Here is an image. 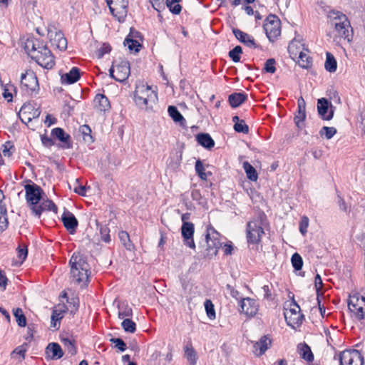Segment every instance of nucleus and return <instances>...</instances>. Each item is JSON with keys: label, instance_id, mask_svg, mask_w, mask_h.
I'll list each match as a JSON object with an SVG mask.
<instances>
[{"label": "nucleus", "instance_id": "obj_57", "mask_svg": "<svg viewBox=\"0 0 365 365\" xmlns=\"http://www.w3.org/2000/svg\"><path fill=\"white\" fill-rule=\"evenodd\" d=\"M134 100L136 105L141 108H148L150 107V100H147L146 98H139V96H134Z\"/></svg>", "mask_w": 365, "mask_h": 365}, {"label": "nucleus", "instance_id": "obj_1", "mask_svg": "<svg viewBox=\"0 0 365 365\" xmlns=\"http://www.w3.org/2000/svg\"><path fill=\"white\" fill-rule=\"evenodd\" d=\"M69 265L72 281L81 286L87 285L91 271L86 257L79 252H74L69 260Z\"/></svg>", "mask_w": 365, "mask_h": 365}, {"label": "nucleus", "instance_id": "obj_35", "mask_svg": "<svg viewBox=\"0 0 365 365\" xmlns=\"http://www.w3.org/2000/svg\"><path fill=\"white\" fill-rule=\"evenodd\" d=\"M61 342L63 343L65 349L71 356H74L77 353L76 346V341L72 337H62Z\"/></svg>", "mask_w": 365, "mask_h": 365}, {"label": "nucleus", "instance_id": "obj_12", "mask_svg": "<svg viewBox=\"0 0 365 365\" xmlns=\"http://www.w3.org/2000/svg\"><path fill=\"white\" fill-rule=\"evenodd\" d=\"M331 26L334 28L336 36L342 38L348 42L352 41L354 31L349 21H347L346 24L345 22L336 23Z\"/></svg>", "mask_w": 365, "mask_h": 365}, {"label": "nucleus", "instance_id": "obj_4", "mask_svg": "<svg viewBox=\"0 0 365 365\" xmlns=\"http://www.w3.org/2000/svg\"><path fill=\"white\" fill-rule=\"evenodd\" d=\"M40 50L38 52L31 55V58L34 59L41 67L51 69L55 65L54 56L51 51L46 46H41L38 47Z\"/></svg>", "mask_w": 365, "mask_h": 365}, {"label": "nucleus", "instance_id": "obj_5", "mask_svg": "<svg viewBox=\"0 0 365 365\" xmlns=\"http://www.w3.org/2000/svg\"><path fill=\"white\" fill-rule=\"evenodd\" d=\"M115 63L116 61H114L112 67L109 70L110 76L116 81L123 82L128 79L130 73L129 62L123 60L118 63Z\"/></svg>", "mask_w": 365, "mask_h": 365}, {"label": "nucleus", "instance_id": "obj_58", "mask_svg": "<svg viewBox=\"0 0 365 365\" xmlns=\"http://www.w3.org/2000/svg\"><path fill=\"white\" fill-rule=\"evenodd\" d=\"M110 341L115 344V347L120 351H124L127 349V345L124 341L120 338H111Z\"/></svg>", "mask_w": 365, "mask_h": 365}, {"label": "nucleus", "instance_id": "obj_61", "mask_svg": "<svg viewBox=\"0 0 365 365\" xmlns=\"http://www.w3.org/2000/svg\"><path fill=\"white\" fill-rule=\"evenodd\" d=\"M309 226V218L307 216H303L299 222V231L303 235L307 232V227Z\"/></svg>", "mask_w": 365, "mask_h": 365}, {"label": "nucleus", "instance_id": "obj_42", "mask_svg": "<svg viewBox=\"0 0 365 365\" xmlns=\"http://www.w3.org/2000/svg\"><path fill=\"white\" fill-rule=\"evenodd\" d=\"M97 227L99 228V232L102 241L106 243L110 242V229L107 225H103L98 222L96 220Z\"/></svg>", "mask_w": 365, "mask_h": 365}, {"label": "nucleus", "instance_id": "obj_55", "mask_svg": "<svg viewBox=\"0 0 365 365\" xmlns=\"http://www.w3.org/2000/svg\"><path fill=\"white\" fill-rule=\"evenodd\" d=\"M28 255V250L26 247H19L17 248V258H18V263L21 264L26 259Z\"/></svg>", "mask_w": 365, "mask_h": 365}, {"label": "nucleus", "instance_id": "obj_62", "mask_svg": "<svg viewBox=\"0 0 365 365\" xmlns=\"http://www.w3.org/2000/svg\"><path fill=\"white\" fill-rule=\"evenodd\" d=\"M191 197L193 200L198 201L200 204L203 203L204 198L199 190H193L191 193Z\"/></svg>", "mask_w": 365, "mask_h": 365}, {"label": "nucleus", "instance_id": "obj_18", "mask_svg": "<svg viewBox=\"0 0 365 365\" xmlns=\"http://www.w3.org/2000/svg\"><path fill=\"white\" fill-rule=\"evenodd\" d=\"M48 36L53 45H55L59 50L65 51L67 48V39L61 31H48Z\"/></svg>", "mask_w": 365, "mask_h": 365}, {"label": "nucleus", "instance_id": "obj_48", "mask_svg": "<svg viewBox=\"0 0 365 365\" xmlns=\"http://www.w3.org/2000/svg\"><path fill=\"white\" fill-rule=\"evenodd\" d=\"M181 0H167L166 5L169 8L170 12L173 14H179L181 11L182 7L179 4Z\"/></svg>", "mask_w": 365, "mask_h": 365}, {"label": "nucleus", "instance_id": "obj_47", "mask_svg": "<svg viewBox=\"0 0 365 365\" xmlns=\"http://www.w3.org/2000/svg\"><path fill=\"white\" fill-rule=\"evenodd\" d=\"M121 327L125 332L134 333L136 331V324L130 319H124Z\"/></svg>", "mask_w": 365, "mask_h": 365}, {"label": "nucleus", "instance_id": "obj_33", "mask_svg": "<svg viewBox=\"0 0 365 365\" xmlns=\"http://www.w3.org/2000/svg\"><path fill=\"white\" fill-rule=\"evenodd\" d=\"M247 100V95L244 93H234L229 96V103L232 108L240 106Z\"/></svg>", "mask_w": 365, "mask_h": 365}, {"label": "nucleus", "instance_id": "obj_53", "mask_svg": "<svg viewBox=\"0 0 365 365\" xmlns=\"http://www.w3.org/2000/svg\"><path fill=\"white\" fill-rule=\"evenodd\" d=\"M242 49L241 46H236L233 49L230 51L229 56L232 58L234 62H238L240 60V53H242Z\"/></svg>", "mask_w": 365, "mask_h": 365}, {"label": "nucleus", "instance_id": "obj_13", "mask_svg": "<svg viewBox=\"0 0 365 365\" xmlns=\"http://www.w3.org/2000/svg\"><path fill=\"white\" fill-rule=\"evenodd\" d=\"M21 86L28 92H34L38 90V81L33 71H26L21 74Z\"/></svg>", "mask_w": 365, "mask_h": 365}, {"label": "nucleus", "instance_id": "obj_41", "mask_svg": "<svg viewBox=\"0 0 365 365\" xmlns=\"http://www.w3.org/2000/svg\"><path fill=\"white\" fill-rule=\"evenodd\" d=\"M118 237L120 241L123 244V245L128 250H132L133 249V245L131 243L130 240V236L128 233L125 231H120L118 233Z\"/></svg>", "mask_w": 365, "mask_h": 365}, {"label": "nucleus", "instance_id": "obj_28", "mask_svg": "<svg viewBox=\"0 0 365 365\" xmlns=\"http://www.w3.org/2000/svg\"><path fill=\"white\" fill-rule=\"evenodd\" d=\"M81 76L80 69L73 67L70 71L61 76L62 83L72 84L76 83Z\"/></svg>", "mask_w": 365, "mask_h": 365}, {"label": "nucleus", "instance_id": "obj_17", "mask_svg": "<svg viewBox=\"0 0 365 365\" xmlns=\"http://www.w3.org/2000/svg\"><path fill=\"white\" fill-rule=\"evenodd\" d=\"M258 307L257 301L250 297L244 298L240 301V312L247 316H255L258 311Z\"/></svg>", "mask_w": 365, "mask_h": 365}, {"label": "nucleus", "instance_id": "obj_56", "mask_svg": "<svg viewBox=\"0 0 365 365\" xmlns=\"http://www.w3.org/2000/svg\"><path fill=\"white\" fill-rule=\"evenodd\" d=\"M234 129L237 133H242L244 134L249 133V127L244 120H241L240 123L235 124Z\"/></svg>", "mask_w": 365, "mask_h": 365}, {"label": "nucleus", "instance_id": "obj_19", "mask_svg": "<svg viewBox=\"0 0 365 365\" xmlns=\"http://www.w3.org/2000/svg\"><path fill=\"white\" fill-rule=\"evenodd\" d=\"M134 96H139V98H146L147 100H150V107H152V104L155 103L158 101L157 93L151 90L150 87L148 86L137 87Z\"/></svg>", "mask_w": 365, "mask_h": 365}, {"label": "nucleus", "instance_id": "obj_29", "mask_svg": "<svg viewBox=\"0 0 365 365\" xmlns=\"http://www.w3.org/2000/svg\"><path fill=\"white\" fill-rule=\"evenodd\" d=\"M110 12L114 14V11L118 10L127 12L128 0H106Z\"/></svg>", "mask_w": 365, "mask_h": 365}, {"label": "nucleus", "instance_id": "obj_46", "mask_svg": "<svg viewBox=\"0 0 365 365\" xmlns=\"http://www.w3.org/2000/svg\"><path fill=\"white\" fill-rule=\"evenodd\" d=\"M195 168L197 175L202 180H206L207 178V175H211L210 172H209L208 173H206L205 172L204 165L200 160H197L196 161Z\"/></svg>", "mask_w": 365, "mask_h": 365}, {"label": "nucleus", "instance_id": "obj_8", "mask_svg": "<svg viewBox=\"0 0 365 365\" xmlns=\"http://www.w3.org/2000/svg\"><path fill=\"white\" fill-rule=\"evenodd\" d=\"M26 199L31 210L39 203L43 192L40 186L35 183L27 184L24 187Z\"/></svg>", "mask_w": 365, "mask_h": 365}, {"label": "nucleus", "instance_id": "obj_63", "mask_svg": "<svg viewBox=\"0 0 365 365\" xmlns=\"http://www.w3.org/2000/svg\"><path fill=\"white\" fill-rule=\"evenodd\" d=\"M41 140L42 142V144L46 147H51L53 145V141L52 138L48 135H42L41 136Z\"/></svg>", "mask_w": 365, "mask_h": 365}, {"label": "nucleus", "instance_id": "obj_3", "mask_svg": "<svg viewBox=\"0 0 365 365\" xmlns=\"http://www.w3.org/2000/svg\"><path fill=\"white\" fill-rule=\"evenodd\" d=\"M349 309L355 317L361 320L365 318V297L358 293L349 296L348 300Z\"/></svg>", "mask_w": 365, "mask_h": 365}, {"label": "nucleus", "instance_id": "obj_14", "mask_svg": "<svg viewBox=\"0 0 365 365\" xmlns=\"http://www.w3.org/2000/svg\"><path fill=\"white\" fill-rule=\"evenodd\" d=\"M317 110L319 115L324 120H330L333 118L335 107L327 99L322 98L317 101Z\"/></svg>", "mask_w": 365, "mask_h": 365}, {"label": "nucleus", "instance_id": "obj_11", "mask_svg": "<svg viewBox=\"0 0 365 365\" xmlns=\"http://www.w3.org/2000/svg\"><path fill=\"white\" fill-rule=\"evenodd\" d=\"M41 114L38 108H35L34 106L30 103H24L18 113L21 121L25 124L31 122L32 119L37 118Z\"/></svg>", "mask_w": 365, "mask_h": 365}, {"label": "nucleus", "instance_id": "obj_34", "mask_svg": "<svg viewBox=\"0 0 365 365\" xmlns=\"http://www.w3.org/2000/svg\"><path fill=\"white\" fill-rule=\"evenodd\" d=\"M168 111L170 116L175 122L179 123L182 126L185 125L186 120L175 106H170L168 108Z\"/></svg>", "mask_w": 365, "mask_h": 365}, {"label": "nucleus", "instance_id": "obj_38", "mask_svg": "<svg viewBox=\"0 0 365 365\" xmlns=\"http://www.w3.org/2000/svg\"><path fill=\"white\" fill-rule=\"evenodd\" d=\"M8 225L6 208L0 204V232H4L8 227Z\"/></svg>", "mask_w": 365, "mask_h": 365}, {"label": "nucleus", "instance_id": "obj_39", "mask_svg": "<svg viewBox=\"0 0 365 365\" xmlns=\"http://www.w3.org/2000/svg\"><path fill=\"white\" fill-rule=\"evenodd\" d=\"M243 168L247 174V177L252 181H256L258 178V175L255 168L250 165L248 162L243 163Z\"/></svg>", "mask_w": 365, "mask_h": 365}, {"label": "nucleus", "instance_id": "obj_60", "mask_svg": "<svg viewBox=\"0 0 365 365\" xmlns=\"http://www.w3.org/2000/svg\"><path fill=\"white\" fill-rule=\"evenodd\" d=\"M275 60L274 58H269L264 63V69L267 73H274L276 71Z\"/></svg>", "mask_w": 365, "mask_h": 365}, {"label": "nucleus", "instance_id": "obj_9", "mask_svg": "<svg viewBox=\"0 0 365 365\" xmlns=\"http://www.w3.org/2000/svg\"><path fill=\"white\" fill-rule=\"evenodd\" d=\"M220 234L212 227L207 228L205 235V241L207 243V250L213 251V255L217 254L218 250L221 247L222 244L219 240Z\"/></svg>", "mask_w": 365, "mask_h": 365}, {"label": "nucleus", "instance_id": "obj_50", "mask_svg": "<svg viewBox=\"0 0 365 365\" xmlns=\"http://www.w3.org/2000/svg\"><path fill=\"white\" fill-rule=\"evenodd\" d=\"M291 262L293 267L299 271L301 270L303 266V259L299 254L294 253L291 258Z\"/></svg>", "mask_w": 365, "mask_h": 365}, {"label": "nucleus", "instance_id": "obj_32", "mask_svg": "<svg viewBox=\"0 0 365 365\" xmlns=\"http://www.w3.org/2000/svg\"><path fill=\"white\" fill-rule=\"evenodd\" d=\"M300 356L306 361L311 362L314 360V355L310 347L306 343H301L297 346Z\"/></svg>", "mask_w": 365, "mask_h": 365}, {"label": "nucleus", "instance_id": "obj_40", "mask_svg": "<svg viewBox=\"0 0 365 365\" xmlns=\"http://www.w3.org/2000/svg\"><path fill=\"white\" fill-rule=\"evenodd\" d=\"M306 118V112H305V108H302L300 109V108H298V110L297 112V113L295 114V116H294V123L296 124V125L297 126V128H299V129H302L304 124V121Z\"/></svg>", "mask_w": 365, "mask_h": 365}, {"label": "nucleus", "instance_id": "obj_37", "mask_svg": "<svg viewBox=\"0 0 365 365\" xmlns=\"http://www.w3.org/2000/svg\"><path fill=\"white\" fill-rule=\"evenodd\" d=\"M325 69L329 72H335L337 68V63L334 56L329 53H326V61L324 64Z\"/></svg>", "mask_w": 365, "mask_h": 365}, {"label": "nucleus", "instance_id": "obj_49", "mask_svg": "<svg viewBox=\"0 0 365 365\" xmlns=\"http://www.w3.org/2000/svg\"><path fill=\"white\" fill-rule=\"evenodd\" d=\"M336 133V129L334 127L324 126L319 131V135L327 140L331 139Z\"/></svg>", "mask_w": 365, "mask_h": 365}, {"label": "nucleus", "instance_id": "obj_23", "mask_svg": "<svg viewBox=\"0 0 365 365\" xmlns=\"http://www.w3.org/2000/svg\"><path fill=\"white\" fill-rule=\"evenodd\" d=\"M53 136L56 137L58 140L63 143L62 148L63 149H68L72 148V142L71 141V136L66 134L63 129L61 128H53L51 131Z\"/></svg>", "mask_w": 365, "mask_h": 365}, {"label": "nucleus", "instance_id": "obj_15", "mask_svg": "<svg viewBox=\"0 0 365 365\" xmlns=\"http://www.w3.org/2000/svg\"><path fill=\"white\" fill-rule=\"evenodd\" d=\"M297 48V42L292 41L288 47L289 52L292 55H294V56H297V54H299L298 63L302 68H311L312 66V58L309 56H308L306 53L303 52L302 51H301L298 53V51H296Z\"/></svg>", "mask_w": 365, "mask_h": 365}, {"label": "nucleus", "instance_id": "obj_64", "mask_svg": "<svg viewBox=\"0 0 365 365\" xmlns=\"http://www.w3.org/2000/svg\"><path fill=\"white\" fill-rule=\"evenodd\" d=\"M63 318L62 313L58 312L57 310H54L51 315V322H53V327H56V322L61 320Z\"/></svg>", "mask_w": 365, "mask_h": 365}, {"label": "nucleus", "instance_id": "obj_10", "mask_svg": "<svg viewBox=\"0 0 365 365\" xmlns=\"http://www.w3.org/2000/svg\"><path fill=\"white\" fill-rule=\"evenodd\" d=\"M293 305V308L286 310L284 312L285 320L287 324L292 327L299 326L304 320V315L300 313L299 306L296 302H294Z\"/></svg>", "mask_w": 365, "mask_h": 365}, {"label": "nucleus", "instance_id": "obj_21", "mask_svg": "<svg viewBox=\"0 0 365 365\" xmlns=\"http://www.w3.org/2000/svg\"><path fill=\"white\" fill-rule=\"evenodd\" d=\"M271 339L267 336H263L258 341L254 344L252 351L256 356H260L265 353L271 346Z\"/></svg>", "mask_w": 365, "mask_h": 365}, {"label": "nucleus", "instance_id": "obj_26", "mask_svg": "<svg viewBox=\"0 0 365 365\" xmlns=\"http://www.w3.org/2000/svg\"><path fill=\"white\" fill-rule=\"evenodd\" d=\"M94 108L101 112H105L110 108L108 98L103 94H97L93 100Z\"/></svg>", "mask_w": 365, "mask_h": 365}, {"label": "nucleus", "instance_id": "obj_6", "mask_svg": "<svg viewBox=\"0 0 365 365\" xmlns=\"http://www.w3.org/2000/svg\"><path fill=\"white\" fill-rule=\"evenodd\" d=\"M280 20L275 15H269L266 19L263 27L266 35L270 41H274V40L280 35Z\"/></svg>", "mask_w": 365, "mask_h": 365}, {"label": "nucleus", "instance_id": "obj_59", "mask_svg": "<svg viewBox=\"0 0 365 365\" xmlns=\"http://www.w3.org/2000/svg\"><path fill=\"white\" fill-rule=\"evenodd\" d=\"M111 51V46L106 43H104L96 51V56L98 58H103L106 53H108Z\"/></svg>", "mask_w": 365, "mask_h": 365}, {"label": "nucleus", "instance_id": "obj_36", "mask_svg": "<svg viewBox=\"0 0 365 365\" xmlns=\"http://www.w3.org/2000/svg\"><path fill=\"white\" fill-rule=\"evenodd\" d=\"M185 357L190 362V365H195L197 362V354L191 343L186 344L184 347Z\"/></svg>", "mask_w": 365, "mask_h": 365}, {"label": "nucleus", "instance_id": "obj_54", "mask_svg": "<svg viewBox=\"0 0 365 365\" xmlns=\"http://www.w3.org/2000/svg\"><path fill=\"white\" fill-rule=\"evenodd\" d=\"M15 148L11 142H6L2 145V153L5 157H11L14 151Z\"/></svg>", "mask_w": 365, "mask_h": 365}, {"label": "nucleus", "instance_id": "obj_25", "mask_svg": "<svg viewBox=\"0 0 365 365\" xmlns=\"http://www.w3.org/2000/svg\"><path fill=\"white\" fill-rule=\"evenodd\" d=\"M57 206L53 203L52 200H47L43 201L41 203L37 204L34 209L32 210L33 212L38 216V217L41 216V212L45 210L53 211L54 212H57Z\"/></svg>", "mask_w": 365, "mask_h": 365}, {"label": "nucleus", "instance_id": "obj_20", "mask_svg": "<svg viewBox=\"0 0 365 365\" xmlns=\"http://www.w3.org/2000/svg\"><path fill=\"white\" fill-rule=\"evenodd\" d=\"M61 220L64 227L69 232V233H75L78 225V222L72 212L69 211H65L61 216Z\"/></svg>", "mask_w": 365, "mask_h": 365}, {"label": "nucleus", "instance_id": "obj_27", "mask_svg": "<svg viewBox=\"0 0 365 365\" xmlns=\"http://www.w3.org/2000/svg\"><path fill=\"white\" fill-rule=\"evenodd\" d=\"M327 16L328 19V24L330 26L339 22H345L346 24L347 21H349L348 17L344 14L336 10H330L328 11Z\"/></svg>", "mask_w": 365, "mask_h": 365}, {"label": "nucleus", "instance_id": "obj_16", "mask_svg": "<svg viewBox=\"0 0 365 365\" xmlns=\"http://www.w3.org/2000/svg\"><path fill=\"white\" fill-rule=\"evenodd\" d=\"M195 227L192 222H184L181 227V234L186 245L192 249L195 248L193 240Z\"/></svg>", "mask_w": 365, "mask_h": 365}, {"label": "nucleus", "instance_id": "obj_7", "mask_svg": "<svg viewBox=\"0 0 365 365\" xmlns=\"http://www.w3.org/2000/svg\"><path fill=\"white\" fill-rule=\"evenodd\" d=\"M339 365H364V357L356 349L344 350L339 354Z\"/></svg>", "mask_w": 365, "mask_h": 365}, {"label": "nucleus", "instance_id": "obj_24", "mask_svg": "<svg viewBox=\"0 0 365 365\" xmlns=\"http://www.w3.org/2000/svg\"><path fill=\"white\" fill-rule=\"evenodd\" d=\"M46 354L52 360H57L63 356V351L58 343H49L46 348Z\"/></svg>", "mask_w": 365, "mask_h": 365}, {"label": "nucleus", "instance_id": "obj_31", "mask_svg": "<svg viewBox=\"0 0 365 365\" xmlns=\"http://www.w3.org/2000/svg\"><path fill=\"white\" fill-rule=\"evenodd\" d=\"M197 143L207 149H211L215 145V142L208 133H199L196 136Z\"/></svg>", "mask_w": 365, "mask_h": 365}, {"label": "nucleus", "instance_id": "obj_30", "mask_svg": "<svg viewBox=\"0 0 365 365\" xmlns=\"http://www.w3.org/2000/svg\"><path fill=\"white\" fill-rule=\"evenodd\" d=\"M43 46L40 43V41L38 39L34 38H27L24 43V49L26 52L31 57V55L35 53V52H38L40 48L38 47H41Z\"/></svg>", "mask_w": 365, "mask_h": 365}, {"label": "nucleus", "instance_id": "obj_45", "mask_svg": "<svg viewBox=\"0 0 365 365\" xmlns=\"http://www.w3.org/2000/svg\"><path fill=\"white\" fill-rule=\"evenodd\" d=\"M13 314L19 327H24L26 325V318L21 308L14 309Z\"/></svg>", "mask_w": 365, "mask_h": 365}, {"label": "nucleus", "instance_id": "obj_51", "mask_svg": "<svg viewBox=\"0 0 365 365\" xmlns=\"http://www.w3.org/2000/svg\"><path fill=\"white\" fill-rule=\"evenodd\" d=\"M125 46H127L130 51H135V52L139 51V47H141L140 43L135 39L127 37L124 41Z\"/></svg>", "mask_w": 365, "mask_h": 365}, {"label": "nucleus", "instance_id": "obj_44", "mask_svg": "<svg viewBox=\"0 0 365 365\" xmlns=\"http://www.w3.org/2000/svg\"><path fill=\"white\" fill-rule=\"evenodd\" d=\"M79 132L81 133L83 138L86 143H93V138L91 135V129L88 125H83L79 128Z\"/></svg>", "mask_w": 365, "mask_h": 365}, {"label": "nucleus", "instance_id": "obj_52", "mask_svg": "<svg viewBox=\"0 0 365 365\" xmlns=\"http://www.w3.org/2000/svg\"><path fill=\"white\" fill-rule=\"evenodd\" d=\"M204 305L208 318L210 319H215V311L212 302L210 299H206Z\"/></svg>", "mask_w": 365, "mask_h": 365}, {"label": "nucleus", "instance_id": "obj_2", "mask_svg": "<svg viewBox=\"0 0 365 365\" xmlns=\"http://www.w3.org/2000/svg\"><path fill=\"white\" fill-rule=\"evenodd\" d=\"M267 216L262 211H257L247 224L246 237L248 244L258 245L264 235L263 226Z\"/></svg>", "mask_w": 365, "mask_h": 365}, {"label": "nucleus", "instance_id": "obj_43", "mask_svg": "<svg viewBox=\"0 0 365 365\" xmlns=\"http://www.w3.org/2000/svg\"><path fill=\"white\" fill-rule=\"evenodd\" d=\"M118 317L120 319H124L125 317H132L133 310L131 307L127 304H122L118 305Z\"/></svg>", "mask_w": 365, "mask_h": 365}, {"label": "nucleus", "instance_id": "obj_22", "mask_svg": "<svg viewBox=\"0 0 365 365\" xmlns=\"http://www.w3.org/2000/svg\"><path fill=\"white\" fill-rule=\"evenodd\" d=\"M232 32L236 38L247 47L254 48H257L255 39L252 36L238 29H233Z\"/></svg>", "mask_w": 365, "mask_h": 365}]
</instances>
